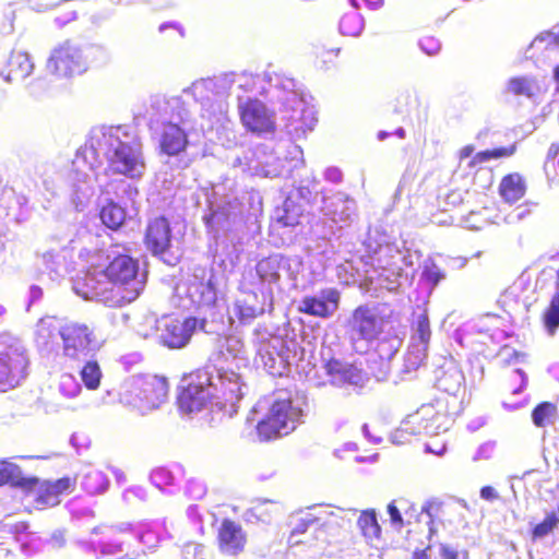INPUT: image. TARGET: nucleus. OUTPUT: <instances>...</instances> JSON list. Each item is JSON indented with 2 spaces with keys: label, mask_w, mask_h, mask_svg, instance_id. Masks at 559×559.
Listing matches in <instances>:
<instances>
[{
  "label": "nucleus",
  "mask_w": 559,
  "mask_h": 559,
  "mask_svg": "<svg viewBox=\"0 0 559 559\" xmlns=\"http://www.w3.org/2000/svg\"><path fill=\"white\" fill-rule=\"evenodd\" d=\"M120 128L108 127L94 132L82 150L76 154L74 164L81 170V164L90 170L102 166L103 155L107 160L106 174L140 177L144 169V159L140 145H132L120 139Z\"/></svg>",
  "instance_id": "obj_1"
},
{
  "label": "nucleus",
  "mask_w": 559,
  "mask_h": 559,
  "mask_svg": "<svg viewBox=\"0 0 559 559\" xmlns=\"http://www.w3.org/2000/svg\"><path fill=\"white\" fill-rule=\"evenodd\" d=\"M139 261L128 254H118L104 269V276L112 284L103 293V301L111 308L134 301L143 289L138 280Z\"/></svg>",
  "instance_id": "obj_2"
},
{
  "label": "nucleus",
  "mask_w": 559,
  "mask_h": 559,
  "mask_svg": "<svg viewBox=\"0 0 559 559\" xmlns=\"http://www.w3.org/2000/svg\"><path fill=\"white\" fill-rule=\"evenodd\" d=\"M301 417V409L290 399H277L257 421L255 433L261 442H270L293 432Z\"/></svg>",
  "instance_id": "obj_3"
},
{
  "label": "nucleus",
  "mask_w": 559,
  "mask_h": 559,
  "mask_svg": "<svg viewBox=\"0 0 559 559\" xmlns=\"http://www.w3.org/2000/svg\"><path fill=\"white\" fill-rule=\"evenodd\" d=\"M215 391L210 373L197 370L183 378L177 395V405L186 414L200 412L212 402Z\"/></svg>",
  "instance_id": "obj_4"
},
{
  "label": "nucleus",
  "mask_w": 559,
  "mask_h": 559,
  "mask_svg": "<svg viewBox=\"0 0 559 559\" xmlns=\"http://www.w3.org/2000/svg\"><path fill=\"white\" fill-rule=\"evenodd\" d=\"M76 476H63L56 480H40L37 477H23L16 481L17 487L34 495V503L39 509L57 507L61 497L76 488Z\"/></svg>",
  "instance_id": "obj_5"
},
{
  "label": "nucleus",
  "mask_w": 559,
  "mask_h": 559,
  "mask_svg": "<svg viewBox=\"0 0 559 559\" xmlns=\"http://www.w3.org/2000/svg\"><path fill=\"white\" fill-rule=\"evenodd\" d=\"M62 340V356L70 361H80L93 349L95 337L92 329L79 322H69L59 330Z\"/></svg>",
  "instance_id": "obj_6"
},
{
  "label": "nucleus",
  "mask_w": 559,
  "mask_h": 559,
  "mask_svg": "<svg viewBox=\"0 0 559 559\" xmlns=\"http://www.w3.org/2000/svg\"><path fill=\"white\" fill-rule=\"evenodd\" d=\"M273 308L272 288L261 285L255 289L245 292V297L235 305V313L241 323L247 324L265 312H271Z\"/></svg>",
  "instance_id": "obj_7"
},
{
  "label": "nucleus",
  "mask_w": 559,
  "mask_h": 559,
  "mask_svg": "<svg viewBox=\"0 0 559 559\" xmlns=\"http://www.w3.org/2000/svg\"><path fill=\"white\" fill-rule=\"evenodd\" d=\"M169 382L164 376L145 374L139 377L133 383V394L140 406L155 409L167 401Z\"/></svg>",
  "instance_id": "obj_8"
},
{
  "label": "nucleus",
  "mask_w": 559,
  "mask_h": 559,
  "mask_svg": "<svg viewBox=\"0 0 559 559\" xmlns=\"http://www.w3.org/2000/svg\"><path fill=\"white\" fill-rule=\"evenodd\" d=\"M239 117L245 129L251 133H273L276 129L274 112L258 98H248L240 104Z\"/></svg>",
  "instance_id": "obj_9"
},
{
  "label": "nucleus",
  "mask_w": 559,
  "mask_h": 559,
  "mask_svg": "<svg viewBox=\"0 0 559 559\" xmlns=\"http://www.w3.org/2000/svg\"><path fill=\"white\" fill-rule=\"evenodd\" d=\"M216 545L223 556L238 557L246 551L248 534L239 522L225 518L216 531Z\"/></svg>",
  "instance_id": "obj_10"
},
{
  "label": "nucleus",
  "mask_w": 559,
  "mask_h": 559,
  "mask_svg": "<svg viewBox=\"0 0 559 559\" xmlns=\"http://www.w3.org/2000/svg\"><path fill=\"white\" fill-rule=\"evenodd\" d=\"M47 66L58 78H72L82 74L87 68L80 49L69 44L56 48Z\"/></svg>",
  "instance_id": "obj_11"
},
{
  "label": "nucleus",
  "mask_w": 559,
  "mask_h": 559,
  "mask_svg": "<svg viewBox=\"0 0 559 559\" xmlns=\"http://www.w3.org/2000/svg\"><path fill=\"white\" fill-rule=\"evenodd\" d=\"M383 319H379L367 305L356 307L348 321V326L357 340L373 342L383 332Z\"/></svg>",
  "instance_id": "obj_12"
},
{
  "label": "nucleus",
  "mask_w": 559,
  "mask_h": 559,
  "mask_svg": "<svg viewBox=\"0 0 559 559\" xmlns=\"http://www.w3.org/2000/svg\"><path fill=\"white\" fill-rule=\"evenodd\" d=\"M341 293L336 288L321 292V297L305 296L298 307V312L322 319L330 318L340 306Z\"/></svg>",
  "instance_id": "obj_13"
},
{
  "label": "nucleus",
  "mask_w": 559,
  "mask_h": 559,
  "mask_svg": "<svg viewBox=\"0 0 559 559\" xmlns=\"http://www.w3.org/2000/svg\"><path fill=\"white\" fill-rule=\"evenodd\" d=\"M27 360L17 350L0 352V391L14 388L25 374Z\"/></svg>",
  "instance_id": "obj_14"
},
{
  "label": "nucleus",
  "mask_w": 559,
  "mask_h": 559,
  "mask_svg": "<svg viewBox=\"0 0 559 559\" xmlns=\"http://www.w3.org/2000/svg\"><path fill=\"white\" fill-rule=\"evenodd\" d=\"M194 326V319L191 318L185 320L168 319L164 322L160 342L171 349L182 348L189 343Z\"/></svg>",
  "instance_id": "obj_15"
},
{
  "label": "nucleus",
  "mask_w": 559,
  "mask_h": 559,
  "mask_svg": "<svg viewBox=\"0 0 559 559\" xmlns=\"http://www.w3.org/2000/svg\"><path fill=\"white\" fill-rule=\"evenodd\" d=\"M144 242L154 255H162L169 249L171 229L166 217L158 216L148 222Z\"/></svg>",
  "instance_id": "obj_16"
},
{
  "label": "nucleus",
  "mask_w": 559,
  "mask_h": 559,
  "mask_svg": "<svg viewBox=\"0 0 559 559\" xmlns=\"http://www.w3.org/2000/svg\"><path fill=\"white\" fill-rule=\"evenodd\" d=\"M188 144V135L180 127L175 123H168L164 127L159 141L162 153L176 156L185 152Z\"/></svg>",
  "instance_id": "obj_17"
},
{
  "label": "nucleus",
  "mask_w": 559,
  "mask_h": 559,
  "mask_svg": "<svg viewBox=\"0 0 559 559\" xmlns=\"http://www.w3.org/2000/svg\"><path fill=\"white\" fill-rule=\"evenodd\" d=\"M498 190L504 202L514 203L525 195L526 182L521 174L511 173L502 177Z\"/></svg>",
  "instance_id": "obj_18"
},
{
  "label": "nucleus",
  "mask_w": 559,
  "mask_h": 559,
  "mask_svg": "<svg viewBox=\"0 0 559 559\" xmlns=\"http://www.w3.org/2000/svg\"><path fill=\"white\" fill-rule=\"evenodd\" d=\"M421 512L429 519L427 522L428 538H431L438 534L439 526L445 523L447 506L440 500L432 499L423 506Z\"/></svg>",
  "instance_id": "obj_19"
},
{
  "label": "nucleus",
  "mask_w": 559,
  "mask_h": 559,
  "mask_svg": "<svg viewBox=\"0 0 559 559\" xmlns=\"http://www.w3.org/2000/svg\"><path fill=\"white\" fill-rule=\"evenodd\" d=\"M507 91L514 96L533 98L538 96L543 88L535 78L514 76L508 81Z\"/></svg>",
  "instance_id": "obj_20"
},
{
  "label": "nucleus",
  "mask_w": 559,
  "mask_h": 559,
  "mask_svg": "<svg viewBox=\"0 0 559 559\" xmlns=\"http://www.w3.org/2000/svg\"><path fill=\"white\" fill-rule=\"evenodd\" d=\"M412 340H417L419 344L423 345V349L417 361L419 365L426 358V352L431 337L430 321L426 310L419 313L416 320L412 323Z\"/></svg>",
  "instance_id": "obj_21"
},
{
  "label": "nucleus",
  "mask_w": 559,
  "mask_h": 559,
  "mask_svg": "<svg viewBox=\"0 0 559 559\" xmlns=\"http://www.w3.org/2000/svg\"><path fill=\"white\" fill-rule=\"evenodd\" d=\"M357 526L367 540L373 542L380 539L382 531L373 509H367L360 512L357 519Z\"/></svg>",
  "instance_id": "obj_22"
},
{
  "label": "nucleus",
  "mask_w": 559,
  "mask_h": 559,
  "mask_svg": "<svg viewBox=\"0 0 559 559\" xmlns=\"http://www.w3.org/2000/svg\"><path fill=\"white\" fill-rule=\"evenodd\" d=\"M518 151V145L512 143L508 146L493 147L476 153L468 163L471 168L484 164L490 159L508 158L514 155Z\"/></svg>",
  "instance_id": "obj_23"
},
{
  "label": "nucleus",
  "mask_w": 559,
  "mask_h": 559,
  "mask_svg": "<svg viewBox=\"0 0 559 559\" xmlns=\"http://www.w3.org/2000/svg\"><path fill=\"white\" fill-rule=\"evenodd\" d=\"M99 217L105 226L117 230L126 221V211L118 203L109 201L102 207Z\"/></svg>",
  "instance_id": "obj_24"
},
{
  "label": "nucleus",
  "mask_w": 559,
  "mask_h": 559,
  "mask_svg": "<svg viewBox=\"0 0 559 559\" xmlns=\"http://www.w3.org/2000/svg\"><path fill=\"white\" fill-rule=\"evenodd\" d=\"M540 320L547 333L551 336L555 335L559 328V286L544 309Z\"/></svg>",
  "instance_id": "obj_25"
},
{
  "label": "nucleus",
  "mask_w": 559,
  "mask_h": 559,
  "mask_svg": "<svg viewBox=\"0 0 559 559\" xmlns=\"http://www.w3.org/2000/svg\"><path fill=\"white\" fill-rule=\"evenodd\" d=\"M324 368L333 383L341 384L352 382L355 377V369L352 366L345 365L335 358L329 359Z\"/></svg>",
  "instance_id": "obj_26"
},
{
  "label": "nucleus",
  "mask_w": 559,
  "mask_h": 559,
  "mask_svg": "<svg viewBox=\"0 0 559 559\" xmlns=\"http://www.w3.org/2000/svg\"><path fill=\"white\" fill-rule=\"evenodd\" d=\"M559 527V515L556 511L547 512L544 519L535 524L531 531L530 536L533 542L542 539L549 534L554 533Z\"/></svg>",
  "instance_id": "obj_27"
},
{
  "label": "nucleus",
  "mask_w": 559,
  "mask_h": 559,
  "mask_svg": "<svg viewBox=\"0 0 559 559\" xmlns=\"http://www.w3.org/2000/svg\"><path fill=\"white\" fill-rule=\"evenodd\" d=\"M558 413L557 405L551 402H542L532 411V421L536 427L543 428L554 423Z\"/></svg>",
  "instance_id": "obj_28"
},
{
  "label": "nucleus",
  "mask_w": 559,
  "mask_h": 559,
  "mask_svg": "<svg viewBox=\"0 0 559 559\" xmlns=\"http://www.w3.org/2000/svg\"><path fill=\"white\" fill-rule=\"evenodd\" d=\"M9 73L15 78H26L33 71V63L29 57L24 52L12 55L8 62Z\"/></svg>",
  "instance_id": "obj_29"
},
{
  "label": "nucleus",
  "mask_w": 559,
  "mask_h": 559,
  "mask_svg": "<svg viewBox=\"0 0 559 559\" xmlns=\"http://www.w3.org/2000/svg\"><path fill=\"white\" fill-rule=\"evenodd\" d=\"M80 376L86 389L96 390L99 388L102 380V370L96 361H87L82 367Z\"/></svg>",
  "instance_id": "obj_30"
},
{
  "label": "nucleus",
  "mask_w": 559,
  "mask_h": 559,
  "mask_svg": "<svg viewBox=\"0 0 559 559\" xmlns=\"http://www.w3.org/2000/svg\"><path fill=\"white\" fill-rule=\"evenodd\" d=\"M257 273L263 281L276 282L280 278L278 263L272 258H264L257 264Z\"/></svg>",
  "instance_id": "obj_31"
},
{
  "label": "nucleus",
  "mask_w": 559,
  "mask_h": 559,
  "mask_svg": "<svg viewBox=\"0 0 559 559\" xmlns=\"http://www.w3.org/2000/svg\"><path fill=\"white\" fill-rule=\"evenodd\" d=\"M544 169L551 180L559 179V144H552L548 151Z\"/></svg>",
  "instance_id": "obj_32"
},
{
  "label": "nucleus",
  "mask_w": 559,
  "mask_h": 559,
  "mask_svg": "<svg viewBox=\"0 0 559 559\" xmlns=\"http://www.w3.org/2000/svg\"><path fill=\"white\" fill-rule=\"evenodd\" d=\"M59 390L64 397L72 399L81 393V385L72 374L64 373L60 378Z\"/></svg>",
  "instance_id": "obj_33"
},
{
  "label": "nucleus",
  "mask_w": 559,
  "mask_h": 559,
  "mask_svg": "<svg viewBox=\"0 0 559 559\" xmlns=\"http://www.w3.org/2000/svg\"><path fill=\"white\" fill-rule=\"evenodd\" d=\"M318 523V519L316 518H307L302 519L299 523L296 524V526L292 530L289 536H288V544L292 546L298 545L301 543V539L299 538L300 535H304L307 533L310 526Z\"/></svg>",
  "instance_id": "obj_34"
},
{
  "label": "nucleus",
  "mask_w": 559,
  "mask_h": 559,
  "mask_svg": "<svg viewBox=\"0 0 559 559\" xmlns=\"http://www.w3.org/2000/svg\"><path fill=\"white\" fill-rule=\"evenodd\" d=\"M19 473V466L12 463L8 462H1L0 463V478L3 483H11L14 486L16 485V481L20 480L22 477H17Z\"/></svg>",
  "instance_id": "obj_35"
},
{
  "label": "nucleus",
  "mask_w": 559,
  "mask_h": 559,
  "mask_svg": "<svg viewBox=\"0 0 559 559\" xmlns=\"http://www.w3.org/2000/svg\"><path fill=\"white\" fill-rule=\"evenodd\" d=\"M340 52H341L340 47L322 46L319 48V50L317 52V57L324 64H333L335 59L338 57Z\"/></svg>",
  "instance_id": "obj_36"
},
{
  "label": "nucleus",
  "mask_w": 559,
  "mask_h": 559,
  "mask_svg": "<svg viewBox=\"0 0 559 559\" xmlns=\"http://www.w3.org/2000/svg\"><path fill=\"white\" fill-rule=\"evenodd\" d=\"M388 513L390 515L391 523L397 528L401 530L404 527L405 523L403 516L400 512V509L395 504V501H392L388 504Z\"/></svg>",
  "instance_id": "obj_37"
},
{
  "label": "nucleus",
  "mask_w": 559,
  "mask_h": 559,
  "mask_svg": "<svg viewBox=\"0 0 559 559\" xmlns=\"http://www.w3.org/2000/svg\"><path fill=\"white\" fill-rule=\"evenodd\" d=\"M354 17L353 16H349V15H344L340 22V28L342 31V33L346 34V35H355L359 32V25L354 28V29H349L348 27V24L352 22Z\"/></svg>",
  "instance_id": "obj_38"
},
{
  "label": "nucleus",
  "mask_w": 559,
  "mask_h": 559,
  "mask_svg": "<svg viewBox=\"0 0 559 559\" xmlns=\"http://www.w3.org/2000/svg\"><path fill=\"white\" fill-rule=\"evenodd\" d=\"M300 212L297 213L294 217H292L289 215V209H288V203L285 202V214L280 218V221L285 225V226H295L298 224V217L300 216Z\"/></svg>",
  "instance_id": "obj_39"
},
{
  "label": "nucleus",
  "mask_w": 559,
  "mask_h": 559,
  "mask_svg": "<svg viewBox=\"0 0 559 559\" xmlns=\"http://www.w3.org/2000/svg\"><path fill=\"white\" fill-rule=\"evenodd\" d=\"M440 556L442 559H460L459 551L445 544L440 546Z\"/></svg>",
  "instance_id": "obj_40"
},
{
  "label": "nucleus",
  "mask_w": 559,
  "mask_h": 559,
  "mask_svg": "<svg viewBox=\"0 0 559 559\" xmlns=\"http://www.w3.org/2000/svg\"><path fill=\"white\" fill-rule=\"evenodd\" d=\"M498 493L496 489L491 486H484L480 488V498L487 501H492L498 499Z\"/></svg>",
  "instance_id": "obj_41"
},
{
  "label": "nucleus",
  "mask_w": 559,
  "mask_h": 559,
  "mask_svg": "<svg viewBox=\"0 0 559 559\" xmlns=\"http://www.w3.org/2000/svg\"><path fill=\"white\" fill-rule=\"evenodd\" d=\"M512 376L520 378V384L518 386L507 384V386L512 393H518V392L522 391V389L525 386V382H526L525 374L522 370L518 369L513 372Z\"/></svg>",
  "instance_id": "obj_42"
},
{
  "label": "nucleus",
  "mask_w": 559,
  "mask_h": 559,
  "mask_svg": "<svg viewBox=\"0 0 559 559\" xmlns=\"http://www.w3.org/2000/svg\"><path fill=\"white\" fill-rule=\"evenodd\" d=\"M411 559H431V556L428 554V547L425 549H416Z\"/></svg>",
  "instance_id": "obj_43"
},
{
  "label": "nucleus",
  "mask_w": 559,
  "mask_h": 559,
  "mask_svg": "<svg viewBox=\"0 0 559 559\" xmlns=\"http://www.w3.org/2000/svg\"><path fill=\"white\" fill-rule=\"evenodd\" d=\"M474 152V146L473 145H465L463 146L460 152H459V158L462 160V159H465L467 157H469Z\"/></svg>",
  "instance_id": "obj_44"
},
{
  "label": "nucleus",
  "mask_w": 559,
  "mask_h": 559,
  "mask_svg": "<svg viewBox=\"0 0 559 559\" xmlns=\"http://www.w3.org/2000/svg\"><path fill=\"white\" fill-rule=\"evenodd\" d=\"M523 357H524L523 353L513 350L512 354H511V357L508 359V361H511L512 359L518 360V359L523 358Z\"/></svg>",
  "instance_id": "obj_45"
},
{
  "label": "nucleus",
  "mask_w": 559,
  "mask_h": 559,
  "mask_svg": "<svg viewBox=\"0 0 559 559\" xmlns=\"http://www.w3.org/2000/svg\"><path fill=\"white\" fill-rule=\"evenodd\" d=\"M554 78H555L556 83H557V88L559 90V64L556 66V68L554 70Z\"/></svg>",
  "instance_id": "obj_46"
},
{
  "label": "nucleus",
  "mask_w": 559,
  "mask_h": 559,
  "mask_svg": "<svg viewBox=\"0 0 559 559\" xmlns=\"http://www.w3.org/2000/svg\"><path fill=\"white\" fill-rule=\"evenodd\" d=\"M206 287L209 288V290H210L211 293H213V294H214V287H213V284L211 283V281H209V282H207Z\"/></svg>",
  "instance_id": "obj_47"
},
{
  "label": "nucleus",
  "mask_w": 559,
  "mask_h": 559,
  "mask_svg": "<svg viewBox=\"0 0 559 559\" xmlns=\"http://www.w3.org/2000/svg\"><path fill=\"white\" fill-rule=\"evenodd\" d=\"M556 286H559V269L556 272Z\"/></svg>",
  "instance_id": "obj_48"
},
{
  "label": "nucleus",
  "mask_w": 559,
  "mask_h": 559,
  "mask_svg": "<svg viewBox=\"0 0 559 559\" xmlns=\"http://www.w3.org/2000/svg\"><path fill=\"white\" fill-rule=\"evenodd\" d=\"M397 133H399V135H400L401 138H403V136H404V130H403V129H400V130L397 131Z\"/></svg>",
  "instance_id": "obj_49"
},
{
  "label": "nucleus",
  "mask_w": 559,
  "mask_h": 559,
  "mask_svg": "<svg viewBox=\"0 0 559 559\" xmlns=\"http://www.w3.org/2000/svg\"><path fill=\"white\" fill-rule=\"evenodd\" d=\"M556 39H557V41L559 43V31H558V34H557V36H556Z\"/></svg>",
  "instance_id": "obj_50"
},
{
  "label": "nucleus",
  "mask_w": 559,
  "mask_h": 559,
  "mask_svg": "<svg viewBox=\"0 0 559 559\" xmlns=\"http://www.w3.org/2000/svg\"><path fill=\"white\" fill-rule=\"evenodd\" d=\"M165 27H166V25H162V26L159 27V29H160V31H163Z\"/></svg>",
  "instance_id": "obj_51"
}]
</instances>
